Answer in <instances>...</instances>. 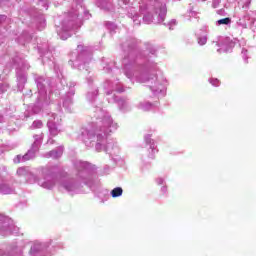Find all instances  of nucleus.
I'll return each instance as SVG.
<instances>
[{"mask_svg": "<svg viewBox=\"0 0 256 256\" xmlns=\"http://www.w3.org/2000/svg\"><path fill=\"white\" fill-rule=\"evenodd\" d=\"M112 197H121L123 195V188L116 187L111 191Z\"/></svg>", "mask_w": 256, "mask_h": 256, "instance_id": "1", "label": "nucleus"}, {"mask_svg": "<svg viewBox=\"0 0 256 256\" xmlns=\"http://www.w3.org/2000/svg\"><path fill=\"white\" fill-rule=\"evenodd\" d=\"M231 23V18H223L218 20V25H229Z\"/></svg>", "mask_w": 256, "mask_h": 256, "instance_id": "2", "label": "nucleus"}, {"mask_svg": "<svg viewBox=\"0 0 256 256\" xmlns=\"http://www.w3.org/2000/svg\"><path fill=\"white\" fill-rule=\"evenodd\" d=\"M198 43H199V45H205V43H207V38H205V37L199 38Z\"/></svg>", "mask_w": 256, "mask_h": 256, "instance_id": "3", "label": "nucleus"}]
</instances>
